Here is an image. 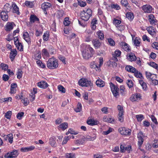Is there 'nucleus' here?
<instances>
[{"label":"nucleus","instance_id":"obj_39","mask_svg":"<svg viewBox=\"0 0 158 158\" xmlns=\"http://www.w3.org/2000/svg\"><path fill=\"white\" fill-rule=\"evenodd\" d=\"M127 18L130 20H131L134 18V15L131 12H127L126 14Z\"/></svg>","mask_w":158,"mask_h":158},{"label":"nucleus","instance_id":"obj_51","mask_svg":"<svg viewBox=\"0 0 158 158\" xmlns=\"http://www.w3.org/2000/svg\"><path fill=\"white\" fill-rule=\"evenodd\" d=\"M23 72L20 69H18L17 72V78L18 79H20L22 77Z\"/></svg>","mask_w":158,"mask_h":158},{"label":"nucleus","instance_id":"obj_5","mask_svg":"<svg viewBox=\"0 0 158 158\" xmlns=\"http://www.w3.org/2000/svg\"><path fill=\"white\" fill-rule=\"evenodd\" d=\"M118 131L122 135L126 136L131 135V131L130 129L125 127H120L118 129Z\"/></svg>","mask_w":158,"mask_h":158},{"label":"nucleus","instance_id":"obj_25","mask_svg":"<svg viewBox=\"0 0 158 158\" xmlns=\"http://www.w3.org/2000/svg\"><path fill=\"white\" fill-rule=\"evenodd\" d=\"M132 37L133 35H131ZM132 40L134 44L136 46H139L140 43V39L137 37H136L135 39H134L132 37Z\"/></svg>","mask_w":158,"mask_h":158},{"label":"nucleus","instance_id":"obj_23","mask_svg":"<svg viewBox=\"0 0 158 158\" xmlns=\"http://www.w3.org/2000/svg\"><path fill=\"white\" fill-rule=\"evenodd\" d=\"M35 147L34 146H31L28 147L22 148L21 149V151L22 152H26L31 151L34 149Z\"/></svg>","mask_w":158,"mask_h":158},{"label":"nucleus","instance_id":"obj_34","mask_svg":"<svg viewBox=\"0 0 158 158\" xmlns=\"http://www.w3.org/2000/svg\"><path fill=\"white\" fill-rule=\"evenodd\" d=\"M97 20L95 19H93L91 23V28L93 30H94L96 28V24Z\"/></svg>","mask_w":158,"mask_h":158},{"label":"nucleus","instance_id":"obj_62","mask_svg":"<svg viewBox=\"0 0 158 158\" xmlns=\"http://www.w3.org/2000/svg\"><path fill=\"white\" fill-rule=\"evenodd\" d=\"M110 6L112 8L116 9L117 10H119L120 8L119 6L117 4H111Z\"/></svg>","mask_w":158,"mask_h":158},{"label":"nucleus","instance_id":"obj_16","mask_svg":"<svg viewBox=\"0 0 158 158\" xmlns=\"http://www.w3.org/2000/svg\"><path fill=\"white\" fill-rule=\"evenodd\" d=\"M23 37L24 40L28 43V44H31V39L29 34L27 32L25 31L23 32Z\"/></svg>","mask_w":158,"mask_h":158},{"label":"nucleus","instance_id":"obj_45","mask_svg":"<svg viewBox=\"0 0 158 158\" xmlns=\"http://www.w3.org/2000/svg\"><path fill=\"white\" fill-rule=\"evenodd\" d=\"M42 54L43 56H48L49 53L47 51V50L45 48H44L42 51Z\"/></svg>","mask_w":158,"mask_h":158},{"label":"nucleus","instance_id":"obj_33","mask_svg":"<svg viewBox=\"0 0 158 158\" xmlns=\"http://www.w3.org/2000/svg\"><path fill=\"white\" fill-rule=\"evenodd\" d=\"M139 82L142 87L143 89L144 90H146L147 89V86L146 84L142 80H139Z\"/></svg>","mask_w":158,"mask_h":158},{"label":"nucleus","instance_id":"obj_19","mask_svg":"<svg viewBox=\"0 0 158 158\" xmlns=\"http://www.w3.org/2000/svg\"><path fill=\"white\" fill-rule=\"evenodd\" d=\"M99 123V122L96 119H90L88 120L87 121V123L91 126L97 125Z\"/></svg>","mask_w":158,"mask_h":158},{"label":"nucleus","instance_id":"obj_30","mask_svg":"<svg viewBox=\"0 0 158 158\" xmlns=\"http://www.w3.org/2000/svg\"><path fill=\"white\" fill-rule=\"evenodd\" d=\"M30 22L31 23H34L36 21H38L39 19L35 15H31L30 17Z\"/></svg>","mask_w":158,"mask_h":158},{"label":"nucleus","instance_id":"obj_48","mask_svg":"<svg viewBox=\"0 0 158 158\" xmlns=\"http://www.w3.org/2000/svg\"><path fill=\"white\" fill-rule=\"evenodd\" d=\"M21 101L22 102L25 106L27 105L29 102V101L28 100V99L27 98H24L22 99Z\"/></svg>","mask_w":158,"mask_h":158},{"label":"nucleus","instance_id":"obj_60","mask_svg":"<svg viewBox=\"0 0 158 158\" xmlns=\"http://www.w3.org/2000/svg\"><path fill=\"white\" fill-rule=\"evenodd\" d=\"M58 89L62 93H64L65 92V89L62 85H60L58 86Z\"/></svg>","mask_w":158,"mask_h":158},{"label":"nucleus","instance_id":"obj_2","mask_svg":"<svg viewBox=\"0 0 158 158\" xmlns=\"http://www.w3.org/2000/svg\"><path fill=\"white\" fill-rule=\"evenodd\" d=\"M58 65L57 60L54 57L49 58L47 64V67L50 69H57L58 67Z\"/></svg>","mask_w":158,"mask_h":158},{"label":"nucleus","instance_id":"obj_26","mask_svg":"<svg viewBox=\"0 0 158 158\" xmlns=\"http://www.w3.org/2000/svg\"><path fill=\"white\" fill-rule=\"evenodd\" d=\"M3 137H5L6 140L8 138V140L9 142L11 144L12 143L13 137L12 134H9L7 135H4Z\"/></svg>","mask_w":158,"mask_h":158},{"label":"nucleus","instance_id":"obj_1","mask_svg":"<svg viewBox=\"0 0 158 158\" xmlns=\"http://www.w3.org/2000/svg\"><path fill=\"white\" fill-rule=\"evenodd\" d=\"M81 51L83 57L85 59H89L94 53V49L89 45L86 46L84 48H82Z\"/></svg>","mask_w":158,"mask_h":158},{"label":"nucleus","instance_id":"obj_20","mask_svg":"<svg viewBox=\"0 0 158 158\" xmlns=\"http://www.w3.org/2000/svg\"><path fill=\"white\" fill-rule=\"evenodd\" d=\"M7 12L5 11H2L0 14L2 20L4 21H7L8 20V16Z\"/></svg>","mask_w":158,"mask_h":158},{"label":"nucleus","instance_id":"obj_31","mask_svg":"<svg viewBox=\"0 0 158 158\" xmlns=\"http://www.w3.org/2000/svg\"><path fill=\"white\" fill-rule=\"evenodd\" d=\"M59 127L61 128L63 130H64L68 127V124L67 123L64 122L61 123L58 126Z\"/></svg>","mask_w":158,"mask_h":158},{"label":"nucleus","instance_id":"obj_57","mask_svg":"<svg viewBox=\"0 0 158 158\" xmlns=\"http://www.w3.org/2000/svg\"><path fill=\"white\" fill-rule=\"evenodd\" d=\"M96 136L93 137L89 136L86 137V138L85 139V140H86L87 141H93L94 140L96 139Z\"/></svg>","mask_w":158,"mask_h":158},{"label":"nucleus","instance_id":"obj_44","mask_svg":"<svg viewBox=\"0 0 158 158\" xmlns=\"http://www.w3.org/2000/svg\"><path fill=\"white\" fill-rule=\"evenodd\" d=\"M134 75L135 77L137 78L142 79L143 77L142 74L140 73H139L138 71L136 70V71L134 73Z\"/></svg>","mask_w":158,"mask_h":158},{"label":"nucleus","instance_id":"obj_50","mask_svg":"<svg viewBox=\"0 0 158 158\" xmlns=\"http://www.w3.org/2000/svg\"><path fill=\"white\" fill-rule=\"evenodd\" d=\"M136 117L139 122L141 121L144 118L142 114L137 115H136Z\"/></svg>","mask_w":158,"mask_h":158},{"label":"nucleus","instance_id":"obj_54","mask_svg":"<svg viewBox=\"0 0 158 158\" xmlns=\"http://www.w3.org/2000/svg\"><path fill=\"white\" fill-rule=\"evenodd\" d=\"M24 113L23 112L19 113L16 115V117L19 119L20 120L24 116Z\"/></svg>","mask_w":158,"mask_h":158},{"label":"nucleus","instance_id":"obj_7","mask_svg":"<svg viewBox=\"0 0 158 158\" xmlns=\"http://www.w3.org/2000/svg\"><path fill=\"white\" fill-rule=\"evenodd\" d=\"M99 66H98L94 62L91 63L90 64V67L92 69H94L96 71L99 70L100 67L102 66L103 63V59L102 57L99 58Z\"/></svg>","mask_w":158,"mask_h":158},{"label":"nucleus","instance_id":"obj_47","mask_svg":"<svg viewBox=\"0 0 158 158\" xmlns=\"http://www.w3.org/2000/svg\"><path fill=\"white\" fill-rule=\"evenodd\" d=\"M149 65L158 70V65L154 62H150Z\"/></svg>","mask_w":158,"mask_h":158},{"label":"nucleus","instance_id":"obj_17","mask_svg":"<svg viewBox=\"0 0 158 158\" xmlns=\"http://www.w3.org/2000/svg\"><path fill=\"white\" fill-rule=\"evenodd\" d=\"M121 54V52L118 50H116L113 55L112 59L115 61H118L117 57H119Z\"/></svg>","mask_w":158,"mask_h":158},{"label":"nucleus","instance_id":"obj_14","mask_svg":"<svg viewBox=\"0 0 158 158\" xmlns=\"http://www.w3.org/2000/svg\"><path fill=\"white\" fill-rule=\"evenodd\" d=\"M148 20L151 24L153 25L156 24L157 20L155 19L154 15L152 14H150L148 15Z\"/></svg>","mask_w":158,"mask_h":158},{"label":"nucleus","instance_id":"obj_4","mask_svg":"<svg viewBox=\"0 0 158 158\" xmlns=\"http://www.w3.org/2000/svg\"><path fill=\"white\" fill-rule=\"evenodd\" d=\"M79 85L82 86L88 87L92 85L93 84L90 81H88L85 78H81L78 81Z\"/></svg>","mask_w":158,"mask_h":158},{"label":"nucleus","instance_id":"obj_9","mask_svg":"<svg viewBox=\"0 0 158 158\" xmlns=\"http://www.w3.org/2000/svg\"><path fill=\"white\" fill-rule=\"evenodd\" d=\"M141 98V94L139 93H136L132 94L130 97V100L132 102H138Z\"/></svg>","mask_w":158,"mask_h":158},{"label":"nucleus","instance_id":"obj_36","mask_svg":"<svg viewBox=\"0 0 158 158\" xmlns=\"http://www.w3.org/2000/svg\"><path fill=\"white\" fill-rule=\"evenodd\" d=\"M49 144L52 146H56V139L55 138L53 137L49 139Z\"/></svg>","mask_w":158,"mask_h":158},{"label":"nucleus","instance_id":"obj_15","mask_svg":"<svg viewBox=\"0 0 158 158\" xmlns=\"http://www.w3.org/2000/svg\"><path fill=\"white\" fill-rule=\"evenodd\" d=\"M142 10L145 13H151L152 10V7L149 5H146L142 7Z\"/></svg>","mask_w":158,"mask_h":158},{"label":"nucleus","instance_id":"obj_22","mask_svg":"<svg viewBox=\"0 0 158 158\" xmlns=\"http://www.w3.org/2000/svg\"><path fill=\"white\" fill-rule=\"evenodd\" d=\"M96 84L98 86L100 87H103L105 85L104 82L100 79H98L96 81Z\"/></svg>","mask_w":158,"mask_h":158},{"label":"nucleus","instance_id":"obj_53","mask_svg":"<svg viewBox=\"0 0 158 158\" xmlns=\"http://www.w3.org/2000/svg\"><path fill=\"white\" fill-rule=\"evenodd\" d=\"M11 111H9L5 113V116L7 119H10L11 118Z\"/></svg>","mask_w":158,"mask_h":158},{"label":"nucleus","instance_id":"obj_46","mask_svg":"<svg viewBox=\"0 0 158 158\" xmlns=\"http://www.w3.org/2000/svg\"><path fill=\"white\" fill-rule=\"evenodd\" d=\"M121 23V21L116 19L114 18L113 20V23L116 26V27L118 26V25L120 24Z\"/></svg>","mask_w":158,"mask_h":158},{"label":"nucleus","instance_id":"obj_63","mask_svg":"<svg viewBox=\"0 0 158 158\" xmlns=\"http://www.w3.org/2000/svg\"><path fill=\"white\" fill-rule=\"evenodd\" d=\"M154 143L153 144L152 147L154 148L158 147V140L155 139L154 141Z\"/></svg>","mask_w":158,"mask_h":158},{"label":"nucleus","instance_id":"obj_56","mask_svg":"<svg viewBox=\"0 0 158 158\" xmlns=\"http://www.w3.org/2000/svg\"><path fill=\"white\" fill-rule=\"evenodd\" d=\"M0 66L2 69L4 70H8L7 69L8 68V66L7 65L2 63L1 64Z\"/></svg>","mask_w":158,"mask_h":158},{"label":"nucleus","instance_id":"obj_6","mask_svg":"<svg viewBox=\"0 0 158 158\" xmlns=\"http://www.w3.org/2000/svg\"><path fill=\"white\" fill-rule=\"evenodd\" d=\"M110 87L114 96L116 98H118L119 96L118 93L119 88L118 87L115 86L112 83H111Z\"/></svg>","mask_w":158,"mask_h":158},{"label":"nucleus","instance_id":"obj_11","mask_svg":"<svg viewBox=\"0 0 158 158\" xmlns=\"http://www.w3.org/2000/svg\"><path fill=\"white\" fill-rule=\"evenodd\" d=\"M15 26V24L13 22H8L5 26V29L7 31H10Z\"/></svg>","mask_w":158,"mask_h":158},{"label":"nucleus","instance_id":"obj_58","mask_svg":"<svg viewBox=\"0 0 158 158\" xmlns=\"http://www.w3.org/2000/svg\"><path fill=\"white\" fill-rule=\"evenodd\" d=\"M49 35L47 31L46 33H44L43 36V40L45 41H47L48 39Z\"/></svg>","mask_w":158,"mask_h":158},{"label":"nucleus","instance_id":"obj_52","mask_svg":"<svg viewBox=\"0 0 158 158\" xmlns=\"http://www.w3.org/2000/svg\"><path fill=\"white\" fill-rule=\"evenodd\" d=\"M107 40L110 46H114L115 45V42L112 39L108 38L107 39Z\"/></svg>","mask_w":158,"mask_h":158},{"label":"nucleus","instance_id":"obj_12","mask_svg":"<svg viewBox=\"0 0 158 158\" xmlns=\"http://www.w3.org/2000/svg\"><path fill=\"white\" fill-rule=\"evenodd\" d=\"M51 6V4L48 2H44L41 5V8L44 11V13L47 14L46 10Z\"/></svg>","mask_w":158,"mask_h":158},{"label":"nucleus","instance_id":"obj_32","mask_svg":"<svg viewBox=\"0 0 158 158\" xmlns=\"http://www.w3.org/2000/svg\"><path fill=\"white\" fill-rule=\"evenodd\" d=\"M11 6L8 3H6L4 6V10L7 13L10 11L11 10Z\"/></svg>","mask_w":158,"mask_h":158},{"label":"nucleus","instance_id":"obj_28","mask_svg":"<svg viewBox=\"0 0 158 158\" xmlns=\"http://www.w3.org/2000/svg\"><path fill=\"white\" fill-rule=\"evenodd\" d=\"M97 34L98 38L101 40H103L104 39V35L103 32L101 31H99L97 32Z\"/></svg>","mask_w":158,"mask_h":158},{"label":"nucleus","instance_id":"obj_42","mask_svg":"<svg viewBox=\"0 0 158 158\" xmlns=\"http://www.w3.org/2000/svg\"><path fill=\"white\" fill-rule=\"evenodd\" d=\"M123 113H119L118 116V121L121 123L123 122L124 121V117L123 116Z\"/></svg>","mask_w":158,"mask_h":158},{"label":"nucleus","instance_id":"obj_41","mask_svg":"<svg viewBox=\"0 0 158 158\" xmlns=\"http://www.w3.org/2000/svg\"><path fill=\"white\" fill-rule=\"evenodd\" d=\"M122 48L126 51H129L130 50L128 45L126 43L124 42L123 44Z\"/></svg>","mask_w":158,"mask_h":158},{"label":"nucleus","instance_id":"obj_37","mask_svg":"<svg viewBox=\"0 0 158 158\" xmlns=\"http://www.w3.org/2000/svg\"><path fill=\"white\" fill-rule=\"evenodd\" d=\"M25 5L30 8H32L34 6L33 2H30L27 1L25 2Z\"/></svg>","mask_w":158,"mask_h":158},{"label":"nucleus","instance_id":"obj_3","mask_svg":"<svg viewBox=\"0 0 158 158\" xmlns=\"http://www.w3.org/2000/svg\"><path fill=\"white\" fill-rule=\"evenodd\" d=\"M92 14V11L89 9L84 10L81 13V19L84 21H87Z\"/></svg>","mask_w":158,"mask_h":158},{"label":"nucleus","instance_id":"obj_35","mask_svg":"<svg viewBox=\"0 0 158 158\" xmlns=\"http://www.w3.org/2000/svg\"><path fill=\"white\" fill-rule=\"evenodd\" d=\"M128 60L129 61H135L136 59V57L135 56L133 53H131L128 56Z\"/></svg>","mask_w":158,"mask_h":158},{"label":"nucleus","instance_id":"obj_49","mask_svg":"<svg viewBox=\"0 0 158 158\" xmlns=\"http://www.w3.org/2000/svg\"><path fill=\"white\" fill-rule=\"evenodd\" d=\"M64 24L65 26H68L70 24V21L69 18H65L64 21Z\"/></svg>","mask_w":158,"mask_h":158},{"label":"nucleus","instance_id":"obj_38","mask_svg":"<svg viewBox=\"0 0 158 158\" xmlns=\"http://www.w3.org/2000/svg\"><path fill=\"white\" fill-rule=\"evenodd\" d=\"M15 45L18 50H19L20 51H23V47L21 43L18 42L17 44Z\"/></svg>","mask_w":158,"mask_h":158},{"label":"nucleus","instance_id":"obj_40","mask_svg":"<svg viewBox=\"0 0 158 158\" xmlns=\"http://www.w3.org/2000/svg\"><path fill=\"white\" fill-rule=\"evenodd\" d=\"M124 86L123 85H121L120 87V91L121 94L124 96L126 94V90Z\"/></svg>","mask_w":158,"mask_h":158},{"label":"nucleus","instance_id":"obj_27","mask_svg":"<svg viewBox=\"0 0 158 158\" xmlns=\"http://www.w3.org/2000/svg\"><path fill=\"white\" fill-rule=\"evenodd\" d=\"M13 7V12L14 13H16L19 14V8L17 5L15 3H13L12 5Z\"/></svg>","mask_w":158,"mask_h":158},{"label":"nucleus","instance_id":"obj_59","mask_svg":"<svg viewBox=\"0 0 158 158\" xmlns=\"http://www.w3.org/2000/svg\"><path fill=\"white\" fill-rule=\"evenodd\" d=\"M127 84L129 88H130L133 86V83L131 80H127Z\"/></svg>","mask_w":158,"mask_h":158},{"label":"nucleus","instance_id":"obj_55","mask_svg":"<svg viewBox=\"0 0 158 158\" xmlns=\"http://www.w3.org/2000/svg\"><path fill=\"white\" fill-rule=\"evenodd\" d=\"M36 63L39 66L42 68H44L45 67V64H43L41 61L39 60L36 61Z\"/></svg>","mask_w":158,"mask_h":158},{"label":"nucleus","instance_id":"obj_64","mask_svg":"<svg viewBox=\"0 0 158 158\" xmlns=\"http://www.w3.org/2000/svg\"><path fill=\"white\" fill-rule=\"evenodd\" d=\"M152 46L153 48L158 50V43L154 42L152 44Z\"/></svg>","mask_w":158,"mask_h":158},{"label":"nucleus","instance_id":"obj_29","mask_svg":"<svg viewBox=\"0 0 158 158\" xmlns=\"http://www.w3.org/2000/svg\"><path fill=\"white\" fill-rule=\"evenodd\" d=\"M93 43L96 48H99L101 46V43L98 40H95L93 41Z\"/></svg>","mask_w":158,"mask_h":158},{"label":"nucleus","instance_id":"obj_18","mask_svg":"<svg viewBox=\"0 0 158 158\" xmlns=\"http://www.w3.org/2000/svg\"><path fill=\"white\" fill-rule=\"evenodd\" d=\"M148 33L152 35H154L156 34V29L152 26H149L146 28Z\"/></svg>","mask_w":158,"mask_h":158},{"label":"nucleus","instance_id":"obj_10","mask_svg":"<svg viewBox=\"0 0 158 158\" xmlns=\"http://www.w3.org/2000/svg\"><path fill=\"white\" fill-rule=\"evenodd\" d=\"M144 136L143 133L140 131L137 134V138L138 139V144L139 147L141 146L143 143L144 140L142 137Z\"/></svg>","mask_w":158,"mask_h":158},{"label":"nucleus","instance_id":"obj_61","mask_svg":"<svg viewBox=\"0 0 158 158\" xmlns=\"http://www.w3.org/2000/svg\"><path fill=\"white\" fill-rule=\"evenodd\" d=\"M67 158H75V154L73 153H67L66 155Z\"/></svg>","mask_w":158,"mask_h":158},{"label":"nucleus","instance_id":"obj_8","mask_svg":"<svg viewBox=\"0 0 158 158\" xmlns=\"http://www.w3.org/2000/svg\"><path fill=\"white\" fill-rule=\"evenodd\" d=\"M18 155V151L14 150L11 152L6 153L4 155V158H14L16 157Z\"/></svg>","mask_w":158,"mask_h":158},{"label":"nucleus","instance_id":"obj_13","mask_svg":"<svg viewBox=\"0 0 158 158\" xmlns=\"http://www.w3.org/2000/svg\"><path fill=\"white\" fill-rule=\"evenodd\" d=\"M103 121L111 123H114L115 120L111 116H104L103 118Z\"/></svg>","mask_w":158,"mask_h":158},{"label":"nucleus","instance_id":"obj_43","mask_svg":"<svg viewBox=\"0 0 158 158\" xmlns=\"http://www.w3.org/2000/svg\"><path fill=\"white\" fill-rule=\"evenodd\" d=\"M82 106L80 103L78 102L77 106V107L75 109V111L77 112H79L81 110Z\"/></svg>","mask_w":158,"mask_h":158},{"label":"nucleus","instance_id":"obj_24","mask_svg":"<svg viewBox=\"0 0 158 158\" xmlns=\"http://www.w3.org/2000/svg\"><path fill=\"white\" fill-rule=\"evenodd\" d=\"M126 70L130 72H131L132 73H134L136 71V69L133 67L131 66L130 65H127L125 67Z\"/></svg>","mask_w":158,"mask_h":158},{"label":"nucleus","instance_id":"obj_21","mask_svg":"<svg viewBox=\"0 0 158 158\" xmlns=\"http://www.w3.org/2000/svg\"><path fill=\"white\" fill-rule=\"evenodd\" d=\"M37 85L41 88L45 89L48 87V85L46 81H41L38 83Z\"/></svg>","mask_w":158,"mask_h":158}]
</instances>
